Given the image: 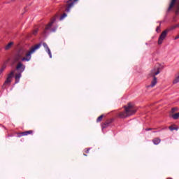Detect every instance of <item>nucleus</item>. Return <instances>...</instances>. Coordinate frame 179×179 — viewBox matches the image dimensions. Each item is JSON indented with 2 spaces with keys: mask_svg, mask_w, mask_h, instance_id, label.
<instances>
[{
  "mask_svg": "<svg viewBox=\"0 0 179 179\" xmlns=\"http://www.w3.org/2000/svg\"><path fill=\"white\" fill-rule=\"evenodd\" d=\"M169 129H170V131H177V129H178V128L174 127L173 126H170Z\"/></svg>",
  "mask_w": 179,
  "mask_h": 179,
  "instance_id": "obj_22",
  "label": "nucleus"
},
{
  "mask_svg": "<svg viewBox=\"0 0 179 179\" xmlns=\"http://www.w3.org/2000/svg\"><path fill=\"white\" fill-rule=\"evenodd\" d=\"M159 73H160V65L156 64L148 75V78H153V80H152L151 84L147 86L148 88L155 87V86H156L157 83V78H156V76L159 75Z\"/></svg>",
  "mask_w": 179,
  "mask_h": 179,
  "instance_id": "obj_2",
  "label": "nucleus"
},
{
  "mask_svg": "<svg viewBox=\"0 0 179 179\" xmlns=\"http://www.w3.org/2000/svg\"><path fill=\"white\" fill-rule=\"evenodd\" d=\"M177 27H179V24L171 27V30H174V29H177Z\"/></svg>",
  "mask_w": 179,
  "mask_h": 179,
  "instance_id": "obj_23",
  "label": "nucleus"
},
{
  "mask_svg": "<svg viewBox=\"0 0 179 179\" xmlns=\"http://www.w3.org/2000/svg\"><path fill=\"white\" fill-rule=\"evenodd\" d=\"M176 111H178V108H177V107L173 108L171 110V114H174V113H176Z\"/></svg>",
  "mask_w": 179,
  "mask_h": 179,
  "instance_id": "obj_19",
  "label": "nucleus"
},
{
  "mask_svg": "<svg viewBox=\"0 0 179 179\" xmlns=\"http://www.w3.org/2000/svg\"><path fill=\"white\" fill-rule=\"evenodd\" d=\"M6 69V65H3L1 69H0V75H2V73Z\"/></svg>",
  "mask_w": 179,
  "mask_h": 179,
  "instance_id": "obj_17",
  "label": "nucleus"
},
{
  "mask_svg": "<svg viewBox=\"0 0 179 179\" xmlns=\"http://www.w3.org/2000/svg\"><path fill=\"white\" fill-rule=\"evenodd\" d=\"M152 128L145 129V131H152Z\"/></svg>",
  "mask_w": 179,
  "mask_h": 179,
  "instance_id": "obj_28",
  "label": "nucleus"
},
{
  "mask_svg": "<svg viewBox=\"0 0 179 179\" xmlns=\"http://www.w3.org/2000/svg\"><path fill=\"white\" fill-rule=\"evenodd\" d=\"M169 29H166L162 32L158 39L159 45L163 44V41L164 40V38H166V37H167V34L169 33Z\"/></svg>",
  "mask_w": 179,
  "mask_h": 179,
  "instance_id": "obj_7",
  "label": "nucleus"
},
{
  "mask_svg": "<svg viewBox=\"0 0 179 179\" xmlns=\"http://www.w3.org/2000/svg\"><path fill=\"white\" fill-rule=\"evenodd\" d=\"M159 30H160V27H157L156 31L159 32Z\"/></svg>",
  "mask_w": 179,
  "mask_h": 179,
  "instance_id": "obj_26",
  "label": "nucleus"
},
{
  "mask_svg": "<svg viewBox=\"0 0 179 179\" xmlns=\"http://www.w3.org/2000/svg\"><path fill=\"white\" fill-rule=\"evenodd\" d=\"M33 130H29L24 132L17 133V138H21V136H27V135H33Z\"/></svg>",
  "mask_w": 179,
  "mask_h": 179,
  "instance_id": "obj_8",
  "label": "nucleus"
},
{
  "mask_svg": "<svg viewBox=\"0 0 179 179\" xmlns=\"http://www.w3.org/2000/svg\"><path fill=\"white\" fill-rule=\"evenodd\" d=\"M124 108L129 117H131V115H134V114L136 113V108L135 107V105H134V103L131 102L128 103L126 106H124Z\"/></svg>",
  "mask_w": 179,
  "mask_h": 179,
  "instance_id": "obj_3",
  "label": "nucleus"
},
{
  "mask_svg": "<svg viewBox=\"0 0 179 179\" xmlns=\"http://www.w3.org/2000/svg\"><path fill=\"white\" fill-rule=\"evenodd\" d=\"M83 155H84V156H87L86 154H83Z\"/></svg>",
  "mask_w": 179,
  "mask_h": 179,
  "instance_id": "obj_29",
  "label": "nucleus"
},
{
  "mask_svg": "<svg viewBox=\"0 0 179 179\" xmlns=\"http://www.w3.org/2000/svg\"><path fill=\"white\" fill-rule=\"evenodd\" d=\"M78 0H65L64 10L65 12H71V9L73 8Z\"/></svg>",
  "mask_w": 179,
  "mask_h": 179,
  "instance_id": "obj_5",
  "label": "nucleus"
},
{
  "mask_svg": "<svg viewBox=\"0 0 179 179\" xmlns=\"http://www.w3.org/2000/svg\"><path fill=\"white\" fill-rule=\"evenodd\" d=\"M172 118H173V120H178L179 118V113H175L173 115H171Z\"/></svg>",
  "mask_w": 179,
  "mask_h": 179,
  "instance_id": "obj_16",
  "label": "nucleus"
},
{
  "mask_svg": "<svg viewBox=\"0 0 179 179\" xmlns=\"http://www.w3.org/2000/svg\"><path fill=\"white\" fill-rule=\"evenodd\" d=\"M12 83V80L10 78H6V81L3 83V87H5V86H8Z\"/></svg>",
  "mask_w": 179,
  "mask_h": 179,
  "instance_id": "obj_12",
  "label": "nucleus"
},
{
  "mask_svg": "<svg viewBox=\"0 0 179 179\" xmlns=\"http://www.w3.org/2000/svg\"><path fill=\"white\" fill-rule=\"evenodd\" d=\"M14 76H15V70H13L10 72V73H8L7 78L12 80V78H13Z\"/></svg>",
  "mask_w": 179,
  "mask_h": 179,
  "instance_id": "obj_14",
  "label": "nucleus"
},
{
  "mask_svg": "<svg viewBox=\"0 0 179 179\" xmlns=\"http://www.w3.org/2000/svg\"><path fill=\"white\" fill-rule=\"evenodd\" d=\"M12 45H13V42H10L7 45H6L5 50H10V48H12Z\"/></svg>",
  "mask_w": 179,
  "mask_h": 179,
  "instance_id": "obj_15",
  "label": "nucleus"
},
{
  "mask_svg": "<svg viewBox=\"0 0 179 179\" xmlns=\"http://www.w3.org/2000/svg\"><path fill=\"white\" fill-rule=\"evenodd\" d=\"M40 47H41V43L36 44L34 47H31L29 51H27L26 48H20L16 51L13 57V62H17L15 69L18 73H17L15 76V83H19L20 78H22V73L24 72V69H26V66L22 62H29V61L31 59V54H34Z\"/></svg>",
  "mask_w": 179,
  "mask_h": 179,
  "instance_id": "obj_1",
  "label": "nucleus"
},
{
  "mask_svg": "<svg viewBox=\"0 0 179 179\" xmlns=\"http://www.w3.org/2000/svg\"><path fill=\"white\" fill-rule=\"evenodd\" d=\"M162 142V140L159 138H155L152 139V143L154 145H159Z\"/></svg>",
  "mask_w": 179,
  "mask_h": 179,
  "instance_id": "obj_13",
  "label": "nucleus"
},
{
  "mask_svg": "<svg viewBox=\"0 0 179 179\" xmlns=\"http://www.w3.org/2000/svg\"><path fill=\"white\" fill-rule=\"evenodd\" d=\"M90 150V148H85V153H89Z\"/></svg>",
  "mask_w": 179,
  "mask_h": 179,
  "instance_id": "obj_25",
  "label": "nucleus"
},
{
  "mask_svg": "<svg viewBox=\"0 0 179 179\" xmlns=\"http://www.w3.org/2000/svg\"><path fill=\"white\" fill-rule=\"evenodd\" d=\"M179 38V34L175 37V40H178Z\"/></svg>",
  "mask_w": 179,
  "mask_h": 179,
  "instance_id": "obj_27",
  "label": "nucleus"
},
{
  "mask_svg": "<svg viewBox=\"0 0 179 179\" xmlns=\"http://www.w3.org/2000/svg\"><path fill=\"white\" fill-rule=\"evenodd\" d=\"M176 9V15H178L179 12V0H171L169 7L168 8V12H170L173 8Z\"/></svg>",
  "mask_w": 179,
  "mask_h": 179,
  "instance_id": "obj_6",
  "label": "nucleus"
},
{
  "mask_svg": "<svg viewBox=\"0 0 179 179\" xmlns=\"http://www.w3.org/2000/svg\"><path fill=\"white\" fill-rule=\"evenodd\" d=\"M179 82V76H176V78L173 80V83L176 85V83H178Z\"/></svg>",
  "mask_w": 179,
  "mask_h": 179,
  "instance_id": "obj_18",
  "label": "nucleus"
},
{
  "mask_svg": "<svg viewBox=\"0 0 179 179\" xmlns=\"http://www.w3.org/2000/svg\"><path fill=\"white\" fill-rule=\"evenodd\" d=\"M117 117L119 118H127L129 117V115L127 113V110L119 112L117 114Z\"/></svg>",
  "mask_w": 179,
  "mask_h": 179,
  "instance_id": "obj_9",
  "label": "nucleus"
},
{
  "mask_svg": "<svg viewBox=\"0 0 179 179\" xmlns=\"http://www.w3.org/2000/svg\"><path fill=\"white\" fill-rule=\"evenodd\" d=\"M112 122L113 120H107L102 124V129H104V128H107V127H108V125H110Z\"/></svg>",
  "mask_w": 179,
  "mask_h": 179,
  "instance_id": "obj_11",
  "label": "nucleus"
},
{
  "mask_svg": "<svg viewBox=\"0 0 179 179\" xmlns=\"http://www.w3.org/2000/svg\"><path fill=\"white\" fill-rule=\"evenodd\" d=\"M104 117V115H100L97 119H96V122H100L103 120V117Z\"/></svg>",
  "mask_w": 179,
  "mask_h": 179,
  "instance_id": "obj_21",
  "label": "nucleus"
},
{
  "mask_svg": "<svg viewBox=\"0 0 179 179\" xmlns=\"http://www.w3.org/2000/svg\"><path fill=\"white\" fill-rule=\"evenodd\" d=\"M43 45L44 47V48L45 49L46 52H48L50 58H52V55L51 54V50H50V48H48V45H47V43H43Z\"/></svg>",
  "mask_w": 179,
  "mask_h": 179,
  "instance_id": "obj_10",
  "label": "nucleus"
},
{
  "mask_svg": "<svg viewBox=\"0 0 179 179\" xmlns=\"http://www.w3.org/2000/svg\"><path fill=\"white\" fill-rule=\"evenodd\" d=\"M55 20H57V18L55 17H53L50 22L45 27V30L43 31L44 34H47V31H50V33H52L57 30V27H54L52 28V24L55 23Z\"/></svg>",
  "mask_w": 179,
  "mask_h": 179,
  "instance_id": "obj_4",
  "label": "nucleus"
},
{
  "mask_svg": "<svg viewBox=\"0 0 179 179\" xmlns=\"http://www.w3.org/2000/svg\"><path fill=\"white\" fill-rule=\"evenodd\" d=\"M178 24H179V23H178Z\"/></svg>",
  "mask_w": 179,
  "mask_h": 179,
  "instance_id": "obj_30",
  "label": "nucleus"
},
{
  "mask_svg": "<svg viewBox=\"0 0 179 179\" xmlns=\"http://www.w3.org/2000/svg\"><path fill=\"white\" fill-rule=\"evenodd\" d=\"M38 31V29H35V30L33 31V34H34V36H36V34H37Z\"/></svg>",
  "mask_w": 179,
  "mask_h": 179,
  "instance_id": "obj_24",
  "label": "nucleus"
},
{
  "mask_svg": "<svg viewBox=\"0 0 179 179\" xmlns=\"http://www.w3.org/2000/svg\"><path fill=\"white\" fill-rule=\"evenodd\" d=\"M66 16H67V15H66V13H63L62 15H61V17H60V18H59V20H64V19H65V17H66Z\"/></svg>",
  "mask_w": 179,
  "mask_h": 179,
  "instance_id": "obj_20",
  "label": "nucleus"
}]
</instances>
